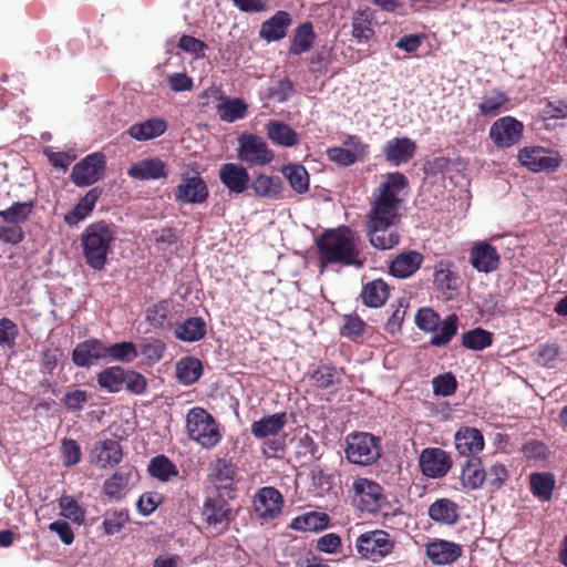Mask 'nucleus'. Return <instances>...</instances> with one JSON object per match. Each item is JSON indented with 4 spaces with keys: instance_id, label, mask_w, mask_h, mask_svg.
Returning a JSON list of instances; mask_svg holds the SVG:
<instances>
[{
    "instance_id": "obj_1",
    "label": "nucleus",
    "mask_w": 567,
    "mask_h": 567,
    "mask_svg": "<svg viewBox=\"0 0 567 567\" xmlns=\"http://www.w3.org/2000/svg\"><path fill=\"white\" fill-rule=\"evenodd\" d=\"M317 248L322 268L328 265L361 268L364 264L361 238L346 226L324 231L317 240Z\"/></svg>"
},
{
    "instance_id": "obj_2",
    "label": "nucleus",
    "mask_w": 567,
    "mask_h": 567,
    "mask_svg": "<svg viewBox=\"0 0 567 567\" xmlns=\"http://www.w3.org/2000/svg\"><path fill=\"white\" fill-rule=\"evenodd\" d=\"M406 186L408 178L402 173L386 174L372 194L367 220L398 223Z\"/></svg>"
},
{
    "instance_id": "obj_3",
    "label": "nucleus",
    "mask_w": 567,
    "mask_h": 567,
    "mask_svg": "<svg viewBox=\"0 0 567 567\" xmlns=\"http://www.w3.org/2000/svg\"><path fill=\"white\" fill-rule=\"evenodd\" d=\"M116 238L114 227L104 220L90 224L81 235V246L86 264L94 270H102L111 246Z\"/></svg>"
},
{
    "instance_id": "obj_4",
    "label": "nucleus",
    "mask_w": 567,
    "mask_h": 567,
    "mask_svg": "<svg viewBox=\"0 0 567 567\" xmlns=\"http://www.w3.org/2000/svg\"><path fill=\"white\" fill-rule=\"evenodd\" d=\"M186 427L189 437L205 449L216 446L221 436L214 417L203 408L195 406L186 415Z\"/></svg>"
},
{
    "instance_id": "obj_5",
    "label": "nucleus",
    "mask_w": 567,
    "mask_h": 567,
    "mask_svg": "<svg viewBox=\"0 0 567 567\" xmlns=\"http://www.w3.org/2000/svg\"><path fill=\"white\" fill-rule=\"evenodd\" d=\"M30 202H16L10 207L0 210V240L17 245L24 238L22 224L32 213Z\"/></svg>"
},
{
    "instance_id": "obj_6",
    "label": "nucleus",
    "mask_w": 567,
    "mask_h": 567,
    "mask_svg": "<svg viewBox=\"0 0 567 567\" xmlns=\"http://www.w3.org/2000/svg\"><path fill=\"white\" fill-rule=\"evenodd\" d=\"M346 442V457L350 463L368 466L381 456L380 440L370 433L349 434Z\"/></svg>"
},
{
    "instance_id": "obj_7",
    "label": "nucleus",
    "mask_w": 567,
    "mask_h": 567,
    "mask_svg": "<svg viewBox=\"0 0 567 567\" xmlns=\"http://www.w3.org/2000/svg\"><path fill=\"white\" fill-rule=\"evenodd\" d=\"M287 424L286 413H275L254 421L250 426L251 434L264 442L272 454L284 451L285 437L279 434Z\"/></svg>"
},
{
    "instance_id": "obj_8",
    "label": "nucleus",
    "mask_w": 567,
    "mask_h": 567,
    "mask_svg": "<svg viewBox=\"0 0 567 567\" xmlns=\"http://www.w3.org/2000/svg\"><path fill=\"white\" fill-rule=\"evenodd\" d=\"M353 504L362 512L375 514L386 504L382 486L369 478L358 477L351 486Z\"/></svg>"
},
{
    "instance_id": "obj_9",
    "label": "nucleus",
    "mask_w": 567,
    "mask_h": 567,
    "mask_svg": "<svg viewBox=\"0 0 567 567\" xmlns=\"http://www.w3.org/2000/svg\"><path fill=\"white\" fill-rule=\"evenodd\" d=\"M355 548L361 558L378 563L391 554L394 542L389 533L374 529L358 536Z\"/></svg>"
},
{
    "instance_id": "obj_10",
    "label": "nucleus",
    "mask_w": 567,
    "mask_h": 567,
    "mask_svg": "<svg viewBox=\"0 0 567 567\" xmlns=\"http://www.w3.org/2000/svg\"><path fill=\"white\" fill-rule=\"evenodd\" d=\"M238 158L249 166H266L272 162L274 153L262 137L244 133L238 137Z\"/></svg>"
},
{
    "instance_id": "obj_11",
    "label": "nucleus",
    "mask_w": 567,
    "mask_h": 567,
    "mask_svg": "<svg viewBox=\"0 0 567 567\" xmlns=\"http://www.w3.org/2000/svg\"><path fill=\"white\" fill-rule=\"evenodd\" d=\"M252 503L258 519L261 524H267L281 515L285 499L277 488L266 486L256 492Z\"/></svg>"
},
{
    "instance_id": "obj_12",
    "label": "nucleus",
    "mask_w": 567,
    "mask_h": 567,
    "mask_svg": "<svg viewBox=\"0 0 567 567\" xmlns=\"http://www.w3.org/2000/svg\"><path fill=\"white\" fill-rule=\"evenodd\" d=\"M519 163L532 172H550L558 168L561 157L556 151L540 146H526L519 150Z\"/></svg>"
},
{
    "instance_id": "obj_13",
    "label": "nucleus",
    "mask_w": 567,
    "mask_h": 567,
    "mask_svg": "<svg viewBox=\"0 0 567 567\" xmlns=\"http://www.w3.org/2000/svg\"><path fill=\"white\" fill-rule=\"evenodd\" d=\"M231 508L221 496L208 497L202 508V517L209 533L218 535L228 528Z\"/></svg>"
},
{
    "instance_id": "obj_14",
    "label": "nucleus",
    "mask_w": 567,
    "mask_h": 567,
    "mask_svg": "<svg viewBox=\"0 0 567 567\" xmlns=\"http://www.w3.org/2000/svg\"><path fill=\"white\" fill-rule=\"evenodd\" d=\"M105 155L92 153L76 163L71 172V181L78 187H85L96 183L105 171Z\"/></svg>"
},
{
    "instance_id": "obj_15",
    "label": "nucleus",
    "mask_w": 567,
    "mask_h": 567,
    "mask_svg": "<svg viewBox=\"0 0 567 567\" xmlns=\"http://www.w3.org/2000/svg\"><path fill=\"white\" fill-rule=\"evenodd\" d=\"M396 221L367 220L365 234L370 244L381 250L392 249L400 243Z\"/></svg>"
},
{
    "instance_id": "obj_16",
    "label": "nucleus",
    "mask_w": 567,
    "mask_h": 567,
    "mask_svg": "<svg viewBox=\"0 0 567 567\" xmlns=\"http://www.w3.org/2000/svg\"><path fill=\"white\" fill-rule=\"evenodd\" d=\"M523 135V124L512 116L495 121L489 128V138L499 148L515 145Z\"/></svg>"
},
{
    "instance_id": "obj_17",
    "label": "nucleus",
    "mask_w": 567,
    "mask_h": 567,
    "mask_svg": "<svg viewBox=\"0 0 567 567\" xmlns=\"http://www.w3.org/2000/svg\"><path fill=\"white\" fill-rule=\"evenodd\" d=\"M419 463L422 473L431 478L445 476L452 466L451 456L439 447L424 449L421 452Z\"/></svg>"
},
{
    "instance_id": "obj_18",
    "label": "nucleus",
    "mask_w": 567,
    "mask_h": 567,
    "mask_svg": "<svg viewBox=\"0 0 567 567\" xmlns=\"http://www.w3.org/2000/svg\"><path fill=\"white\" fill-rule=\"evenodd\" d=\"M346 147H330L328 158L341 166H351L362 159L368 153V146L357 136H348L343 142Z\"/></svg>"
},
{
    "instance_id": "obj_19",
    "label": "nucleus",
    "mask_w": 567,
    "mask_h": 567,
    "mask_svg": "<svg viewBox=\"0 0 567 567\" xmlns=\"http://www.w3.org/2000/svg\"><path fill=\"white\" fill-rule=\"evenodd\" d=\"M208 188L198 175L184 176L178 184L175 198L182 204H203L208 197Z\"/></svg>"
},
{
    "instance_id": "obj_20",
    "label": "nucleus",
    "mask_w": 567,
    "mask_h": 567,
    "mask_svg": "<svg viewBox=\"0 0 567 567\" xmlns=\"http://www.w3.org/2000/svg\"><path fill=\"white\" fill-rule=\"evenodd\" d=\"M455 449L460 455L475 457L483 451L485 441L482 432L476 427L462 426L454 435Z\"/></svg>"
},
{
    "instance_id": "obj_21",
    "label": "nucleus",
    "mask_w": 567,
    "mask_h": 567,
    "mask_svg": "<svg viewBox=\"0 0 567 567\" xmlns=\"http://www.w3.org/2000/svg\"><path fill=\"white\" fill-rule=\"evenodd\" d=\"M221 184L233 194H243L250 183L248 171L240 164L226 163L219 168Z\"/></svg>"
},
{
    "instance_id": "obj_22",
    "label": "nucleus",
    "mask_w": 567,
    "mask_h": 567,
    "mask_svg": "<svg viewBox=\"0 0 567 567\" xmlns=\"http://www.w3.org/2000/svg\"><path fill=\"white\" fill-rule=\"evenodd\" d=\"M106 359V344L99 339H89L79 343L72 352L75 365L89 368L97 360Z\"/></svg>"
},
{
    "instance_id": "obj_23",
    "label": "nucleus",
    "mask_w": 567,
    "mask_h": 567,
    "mask_svg": "<svg viewBox=\"0 0 567 567\" xmlns=\"http://www.w3.org/2000/svg\"><path fill=\"white\" fill-rule=\"evenodd\" d=\"M416 144L409 137H394L383 146L385 159L394 166L408 163L415 154Z\"/></svg>"
},
{
    "instance_id": "obj_24",
    "label": "nucleus",
    "mask_w": 567,
    "mask_h": 567,
    "mask_svg": "<svg viewBox=\"0 0 567 567\" xmlns=\"http://www.w3.org/2000/svg\"><path fill=\"white\" fill-rule=\"evenodd\" d=\"M470 261L473 268L480 272H492L499 264L497 250L485 241L476 243L470 252Z\"/></svg>"
},
{
    "instance_id": "obj_25",
    "label": "nucleus",
    "mask_w": 567,
    "mask_h": 567,
    "mask_svg": "<svg viewBox=\"0 0 567 567\" xmlns=\"http://www.w3.org/2000/svg\"><path fill=\"white\" fill-rule=\"evenodd\" d=\"M249 187L257 197L271 200L281 199L284 197V184L279 176L264 173L256 174L250 181Z\"/></svg>"
},
{
    "instance_id": "obj_26",
    "label": "nucleus",
    "mask_w": 567,
    "mask_h": 567,
    "mask_svg": "<svg viewBox=\"0 0 567 567\" xmlns=\"http://www.w3.org/2000/svg\"><path fill=\"white\" fill-rule=\"evenodd\" d=\"M462 547L453 542L435 539L426 545V556L434 565H449L458 559Z\"/></svg>"
},
{
    "instance_id": "obj_27",
    "label": "nucleus",
    "mask_w": 567,
    "mask_h": 567,
    "mask_svg": "<svg viewBox=\"0 0 567 567\" xmlns=\"http://www.w3.org/2000/svg\"><path fill=\"white\" fill-rule=\"evenodd\" d=\"M167 130V122L162 117H152L135 123L127 130V134L140 142L150 141L163 135Z\"/></svg>"
},
{
    "instance_id": "obj_28",
    "label": "nucleus",
    "mask_w": 567,
    "mask_h": 567,
    "mask_svg": "<svg viewBox=\"0 0 567 567\" xmlns=\"http://www.w3.org/2000/svg\"><path fill=\"white\" fill-rule=\"evenodd\" d=\"M423 262V256L415 251L409 250L399 254L390 265V272L396 278H408L416 272Z\"/></svg>"
},
{
    "instance_id": "obj_29",
    "label": "nucleus",
    "mask_w": 567,
    "mask_h": 567,
    "mask_svg": "<svg viewBox=\"0 0 567 567\" xmlns=\"http://www.w3.org/2000/svg\"><path fill=\"white\" fill-rule=\"evenodd\" d=\"M122 447L115 440L100 442L93 450V463L102 468L113 467L122 460Z\"/></svg>"
},
{
    "instance_id": "obj_30",
    "label": "nucleus",
    "mask_w": 567,
    "mask_h": 567,
    "mask_svg": "<svg viewBox=\"0 0 567 567\" xmlns=\"http://www.w3.org/2000/svg\"><path fill=\"white\" fill-rule=\"evenodd\" d=\"M101 193V189L96 187L90 189L79 203L65 214L64 221L69 226H75L84 220L93 212Z\"/></svg>"
},
{
    "instance_id": "obj_31",
    "label": "nucleus",
    "mask_w": 567,
    "mask_h": 567,
    "mask_svg": "<svg viewBox=\"0 0 567 567\" xmlns=\"http://www.w3.org/2000/svg\"><path fill=\"white\" fill-rule=\"evenodd\" d=\"M290 24L291 18L289 13L286 11H278L262 23L260 37L268 42L280 40L286 37Z\"/></svg>"
},
{
    "instance_id": "obj_32",
    "label": "nucleus",
    "mask_w": 567,
    "mask_h": 567,
    "mask_svg": "<svg viewBox=\"0 0 567 567\" xmlns=\"http://www.w3.org/2000/svg\"><path fill=\"white\" fill-rule=\"evenodd\" d=\"M127 174L138 181L158 179L166 176L165 164L158 158H146L134 163Z\"/></svg>"
},
{
    "instance_id": "obj_33",
    "label": "nucleus",
    "mask_w": 567,
    "mask_h": 567,
    "mask_svg": "<svg viewBox=\"0 0 567 567\" xmlns=\"http://www.w3.org/2000/svg\"><path fill=\"white\" fill-rule=\"evenodd\" d=\"M203 374L202 361L195 357H184L176 362L175 375L183 385H192L199 380Z\"/></svg>"
},
{
    "instance_id": "obj_34",
    "label": "nucleus",
    "mask_w": 567,
    "mask_h": 567,
    "mask_svg": "<svg viewBox=\"0 0 567 567\" xmlns=\"http://www.w3.org/2000/svg\"><path fill=\"white\" fill-rule=\"evenodd\" d=\"M429 516L436 523L454 525L458 519V506L449 498H440L430 505Z\"/></svg>"
},
{
    "instance_id": "obj_35",
    "label": "nucleus",
    "mask_w": 567,
    "mask_h": 567,
    "mask_svg": "<svg viewBox=\"0 0 567 567\" xmlns=\"http://www.w3.org/2000/svg\"><path fill=\"white\" fill-rule=\"evenodd\" d=\"M486 480V471L480 457H470L462 466L461 482L465 488L477 489Z\"/></svg>"
},
{
    "instance_id": "obj_36",
    "label": "nucleus",
    "mask_w": 567,
    "mask_h": 567,
    "mask_svg": "<svg viewBox=\"0 0 567 567\" xmlns=\"http://www.w3.org/2000/svg\"><path fill=\"white\" fill-rule=\"evenodd\" d=\"M206 334V323L199 317H192L177 323L174 328V336L184 342H195Z\"/></svg>"
},
{
    "instance_id": "obj_37",
    "label": "nucleus",
    "mask_w": 567,
    "mask_h": 567,
    "mask_svg": "<svg viewBox=\"0 0 567 567\" xmlns=\"http://www.w3.org/2000/svg\"><path fill=\"white\" fill-rule=\"evenodd\" d=\"M374 18L371 10H362L352 20V37L358 43H367L374 37Z\"/></svg>"
},
{
    "instance_id": "obj_38",
    "label": "nucleus",
    "mask_w": 567,
    "mask_h": 567,
    "mask_svg": "<svg viewBox=\"0 0 567 567\" xmlns=\"http://www.w3.org/2000/svg\"><path fill=\"white\" fill-rule=\"evenodd\" d=\"M458 276L454 270V264L442 259L435 265L434 284L442 291L456 290Z\"/></svg>"
},
{
    "instance_id": "obj_39",
    "label": "nucleus",
    "mask_w": 567,
    "mask_h": 567,
    "mask_svg": "<svg viewBox=\"0 0 567 567\" xmlns=\"http://www.w3.org/2000/svg\"><path fill=\"white\" fill-rule=\"evenodd\" d=\"M267 135L275 144L284 147L295 146L299 141L297 132L279 121H270L267 124Z\"/></svg>"
},
{
    "instance_id": "obj_40",
    "label": "nucleus",
    "mask_w": 567,
    "mask_h": 567,
    "mask_svg": "<svg viewBox=\"0 0 567 567\" xmlns=\"http://www.w3.org/2000/svg\"><path fill=\"white\" fill-rule=\"evenodd\" d=\"M124 370L120 365L105 368L96 375V382L100 389L109 393H117L123 389L125 378Z\"/></svg>"
},
{
    "instance_id": "obj_41",
    "label": "nucleus",
    "mask_w": 567,
    "mask_h": 567,
    "mask_svg": "<svg viewBox=\"0 0 567 567\" xmlns=\"http://www.w3.org/2000/svg\"><path fill=\"white\" fill-rule=\"evenodd\" d=\"M329 516L321 512H309L297 516L291 522V528L301 532H319L328 527Z\"/></svg>"
},
{
    "instance_id": "obj_42",
    "label": "nucleus",
    "mask_w": 567,
    "mask_h": 567,
    "mask_svg": "<svg viewBox=\"0 0 567 567\" xmlns=\"http://www.w3.org/2000/svg\"><path fill=\"white\" fill-rule=\"evenodd\" d=\"M248 105L243 99H225L217 105V114L219 118L227 123L243 120L247 114Z\"/></svg>"
},
{
    "instance_id": "obj_43",
    "label": "nucleus",
    "mask_w": 567,
    "mask_h": 567,
    "mask_svg": "<svg viewBox=\"0 0 567 567\" xmlns=\"http://www.w3.org/2000/svg\"><path fill=\"white\" fill-rule=\"evenodd\" d=\"M508 97L505 93L493 90L486 92L478 104V111L483 116H495L503 111H507L506 107Z\"/></svg>"
},
{
    "instance_id": "obj_44",
    "label": "nucleus",
    "mask_w": 567,
    "mask_h": 567,
    "mask_svg": "<svg viewBox=\"0 0 567 567\" xmlns=\"http://www.w3.org/2000/svg\"><path fill=\"white\" fill-rule=\"evenodd\" d=\"M282 175L289 182L290 187L298 194H303L309 189V174L300 164H288L281 169Z\"/></svg>"
},
{
    "instance_id": "obj_45",
    "label": "nucleus",
    "mask_w": 567,
    "mask_h": 567,
    "mask_svg": "<svg viewBox=\"0 0 567 567\" xmlns=\"http://www.w3.org/2000/svg\"><path fill=\"white\" fill-rule=\"evenodd\" d=\"M363 303L371 308L381 307L389 297L388 285L381 280L368 282L362 290Z\"/></svg>"
},
{
    "instance_id": "obj_46",
    "label": "nucleus",
    "mask_w": 567,
    "mask_h": 567,
    "mask_svg": "<svg viewBox=\"0 0 567 567\" xmlns=\"http://www.w3.org/2000/svg\"><path fill=\"white\" fill-rule=\"evenodd\" d=\"M530 491L539 501L547 502L551 498L555 487V478L549 473H534L529 477Z\"/></svg>"
},
{
    "instance_id": "obj_47",
    "label": "nucleus",
    "mask_w": 567,
    "mask_h": 567,
    "mask_svg": "<svg viewBox=\"0 0 567 567\" xmlns=\"http://www.w3.org/2000/svg\"><path fill=\"white\" fill-rule=\"evenodd\" d=\"M457 322L458 318L454 313L440 321L437 330L433 332L430 344L434 347L446 346L457 332Z\"/></svg>"
},
{
    "instance_id": "obj_48",
    "label": "nucleus",
    "mask_w": 567,
    "mask_h": 567,
    "mask_svg": "<svg viewBox=\"0 0 567 567\" xmlns=\"http://www.w3.org/2000/svg\"><path fill=\"white\" fill-rule=\"evenodd\" d=\"M130 515L127 509H111L103 515L102 529L107 536L120 533L128 523Z\"/></svg>"
},
{
    "instance_id": "obj_49",
    "label": "nucleus",
    "mask_w": 567,
    "mask_h": 567,
    "mask_svg": "<svg viewBox=\"0 0 567 567\" xmlns=\"http://www.w3.org/2000/svg\"><path fill=\"white\" fill-rule=\"evenodd\" d=\"M60 515L70 519L76 525H82L85 520V511L78 501L70 495H62L59 498Z\"/></svg>"
},
{
    "instance_id": "obj_50",
    "label": "nucleus",
    "mask_w": 567,
    "mask_h": 567,
    "mask_svg": "<svg viewBox=\"0 0 567 567\" xmlns=\"http://www.w3.org/2000/svg\"><path fill=\"white\" fill-rule=\"evenodd\" d=\"M138 355V350L133 342L124 341L106 346V359L121 363H131Z\"/></svg>"
},
{
    "instance_id": "obj_51",
    "label": "nucleus",
    "mask_w": 567,
    "mask_h": 567,
    "mask_svg": "<svg viewBox=\"0 0 567 567\" xmlns=\"http://www.w3.org/2000/svg\"><path fill=\"white\" fill-rule=\"evenodd\" d=\"M493 342V334L482 328H475L462 334V344L470 350L481 351Z\"/></svg>"
},
{
    "instance_id": "obj_52",
    "label": "nucleus",
    "mask_w": 567,
    "mask_h": 567,
    "mask_svg": "<svg viewBox=\"0 0 567 567\" xmlns=\"http://www.w3.org/2000/svg\"><path fill=\"white\" fill-rule=\"evenodd\" d=\"M315 40V33L310 23H303L299 25L293 34L290 52L292 54H302L307 52Z\"/></svg>"
},
{
    "instance_id": "obj_53",
    "label": "nucleus",
    "mask_w": 567,
    "mask_h": 567,
    "mask_svg": "<svg viewBox=\"0 0 567 567\" xmlns=\"http://www.w3.org/2000/svg\"><path fill=\"white\" fill-rule=\"evenodd\" d=\"M560 349L556 343H543L533 351L534 361L546 368L557 367Z\"/></svg>"
},
{
    "instance_id": "obj_54",
    "label": "nucleus",
    "mask_w": 567,
    "mask_h": 567,
    "mask_svg": "<svg viewBox=\"0 0 567 567\" xmlns=\"http://www.w3.org/2000/svg\"><path fill=\"white\" fill-rule=\"evenodd\" d=\"M148 472L153 477L167 481L171 476L177 475L176 466L164 455L151 460Z\"/></svg>"
},
{
    "instance_id": "obj_55",
    "label": "nucleus",
    "mask_w": 567,
    "mask_h": 567,
    "mask_svg": "<svg viewBox=\"0 0 567 567\" xmlns=\"http://www.w3.org/2000/svg\"><path fill=\"white\" fill-rule=\"evenodd\" d=\"M236 474L235 465L224 458L217 460L210 471V476L214 481L219 482L223 486H227L230 483Z\"/></svg>"
},
{
    "instance_id": "obj_56",
    "label": "nucleus",
    "mask_w": 567,
    "mask_h": 567,
    "mask_svg": "<svg viewBox=\"0 0 567 567\" xmlns=\"http://www.w3.org/2000/svg\"><path fill=\"white\" fill-rule=\"evenodd\" d=\"M311 379L318 388L326 389L339 379V371L334 367L321 364L312 371Z\"/></svg>"
},
{
    "instance_id": "obj_57",
    "label": "nucleus",
    "mask_w": 567,
    "mask_h": 567,
    "mask_svg": "<svg viewBox=\"0 0 567 567\" xmlns=\"http://www.w3.org/2000/svg\"><path fill=\"white\" fill-rule=\"evenodd\" d=\"M178 48L190 54L194 59H203L205 56V52L208 49L207 44L192 35L183 34L177 43Z\"/></svg>"
},
{
    "instance_id": "obj_58",
    "label": "nucleus",
    "mask_w": 567,
    "mask_h": 567,
    "mask_svg": "<svg viewBox=\"0 0 567 567\" xmlns=\"http://www.w3.org/2000/svg\"><path fill=\"white\" fill-rule=\"evenodd\" d=\"M440 316L430 308H422L415 315V324L426 332H434L439 328Z\"/></svg>"
},
{
    "instance_id": "obj_59",
    "label": "nucleus",
    "mask_w": 567,
    "mask_h": 567,
    "mask_svg": "<svg viewBox=\"0 0 567 567\" xmlns=\"http://www.w3.org/2000/svg\"><path fill=\"white\" fill-rule=\"evenodd\" d=\"M432 385L434 394L450 396L456 391L457 381L452 373H444L435 377L432 381Z\"/></svg>"
},
{
    "instance_id": "obj_60",
    "label": "nucleus",
    "mask_w": 567,
    "mask_h": 567,
    "mask_svg": "<svg viewBox=\"0 0 567 567\" xmlns=\"http://www.w3.org/2000/svg\"><path fill=\"white\" fill-rule=\"evenodd\" d=\"M166 346L161 340H153L143 343L141 347V353L144 355L148 365L157 363L163 358Z\"/></svg>"
},
{
    "instance_id": "obj_61",
    "label": "nucleus",
    "mask_w": 567,
    "mask_h": 567,
    "mask_svg": "<svg viewBox=\"0 0 567 567\" xmlns=\"http://www.w3.org/2000/svg\"><path fill=\"white\" fill-rule=\"evenodd\" d=\"M543 118L548 120H565L567 118V101L554 100L547 101L543 107Z\"/></svg>"
},
{
    "instance_id": "obj_62",
    "label": "nucleus",
    "mask_w": 567,
    "mask_h": 567,
    "mask_svg": "<svg viewBox=\"0 0 567 567\" xmlns=\"http://www.w3.org/2000/svg\"><path fill=\"white\" fill-rule=\"evenodd\" d=\"M168 318V303L158 302L146 310V320L155 328H163Z\"/></svg>"
},
{
    "instance_id": "obj_63",
    "label": "nucleus",
    "mask_w": 567,
    "mask_h": 567,
    "mask_svg": "<svg viewBox=\"0 0 567 567\" xmlns=\"http://www.w3.org/2000/svg\"><path fill=\"white\" fill-rule=\"evenodd\" d=\"M125 389L136 395L143 394L147 386V381L143 374L134 370H124Z\"/></svg>"
},
{
    "instance_id": "obj_64",
    "label": "nucleus",
    "mask_w": 567,
    "mask_h": 567,
    "mask_svg": "<svg viewBox=\"0 0 567 567\" xmlns=\"http://www.w3.org/2000/svg\"><path fill=\"white\" fill-rule=\"evenodd\" d=\"M61 454L65 466H73L81 460V449L76 441L64 439L61 442Z\"/></svg>"
}]
</instances>
